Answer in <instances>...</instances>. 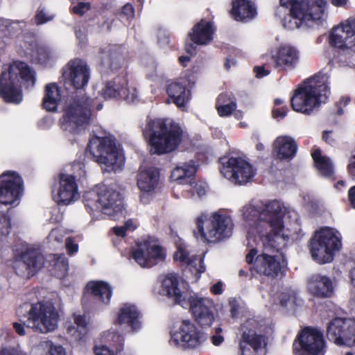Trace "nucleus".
<instances>
[{
	"label": "nucleus",
	"instance_id": "obj_32",
	"mask_svg": "<svg viewBox=\"0 0 355 355\" xmlns=\"http://www.w3.org/2000/svg\"><path fill=\"white\" fill-rule=\"evenodd\" d=\"M272 151L277 159L290 161L297 153V144L292 137L280 135L274 140Z\"/></svg>",
	"mask_w": 355,
	"mask_h": 355
},
{
	"label": "nucleus",
	"instance_id": "obj_30",
	"mask_svg": "<svg viewBox=\"0 0 355 355\" xmlns=\"http://www.w3.org/2000/svg\"><path fill=\"white\" fill-rule=\"evenodd\" d=\"M127 85V79L125 76H117L112 80L107 81L103 84L100 92L105 99L112 98H120L126 102H134L137 98V95L134 89L132 90V96L126 94L128 89L123 87Z\"/></svg>",
	"mask_w": 355,
	"mask_h": 355
},
{
	"label": "nucleus",
	"instance_id": "obj_19",
	"mask_svg": "<svg viewBox=\"0 0 355 355\" xmlns=\"http://www.w3.org/2000/svg\"><path fill=\"white\" fill-rule=\"evenodd\" d=\"M51 193L53 200L58 205H69L80 198L76 180L71 174L61 173Z\"/></svg>",
	"mask_w": 355,
	"mask_h": 355
},
{
	"label": "nucleus",
	"instance_id": "obj_64",
	"mask_svg": "<svg viewBox=\"0 0 355 355\" xmlns=\"http://www.w3.org/2000/svg\"><path fill=\"white\" fill-rule=\"evenodd\" d=\"M223 282L219 281L211 286L210 291L214 295H220L223 292Z\"/></svg>",
	"mask_w": 355,
	"mask_h": 355
},
{
	"label": "nucleus",
	"instance_id": "obj_53",
	"mask_svg": "<svg viewBox=\"0 0 355 355\" xmlns=\"http://www.w3.org/2000/svg\"><path fill=\"white\" fill-rule=\"evenodd\" d=\"M236 103L235 98L228 94H221L218 96L216 106L221 105H231Z\"/></svg>",
	"mask_w": 355,
	"mask_h": 355
},
{
	"label": "nucleus",
	"instance_id": "obj_40",
	"mask_svg": "<svg viewBox=\"0 0 355 355\" xmlns=\"http://www.w3.org/2000/svg\"><path fill=\"white\" fill-rule=\"evenodd\" d=\"M26 26V22L24 21H11L8 26L9 34L6 38H17V45L21 49V51L25 48V43L30 40L28 37H33L31 35H25L24 33Z\"/></svg>",
	"mask_w": 355,
	"mask_h": 355
},
{
	"label": "nucleus",
	"instance_id": "obj_4",
	"mask_svg": "<svg viewBox=\"0 0 355 355\" xmlns=\"http://www.w3.org/2000/svg\"><path fill=\"white\" fill-rule=\"evenodd\" d=\"M35 72L25 62H14L4 67L0 75V96L7 103L18 104L22 101L21 83L32 87Z\"/></svg>",
	"mask_w": 355,
	"mask_h": 355
},
{
	"label": "nucleus",
	"instance_id": "obj_46",
	"mask_svg": "<svg viewBox=\"0 0 355 355\" xmlns=\"http://www.w3.org/2000/svg\"><path fill=\"white\" fill-rule=\"evenodd\" d=\"M66 234L67 231L62 227L53 229L51 230L47 238L48 242L53 247H56L57 244H61L62 243L63 239Z\"/></svg>",
	"mask_w": 355,
	"mask_h": 355
},
{
	"label": "nucleus",
	"instance_id": "obj_16",
	"mask_svg": "<svg viewBox=\"0 0 355 355\" xmlns=\"http://www.w3.org/2000/svg\"><path fill=\"white\" fill-rule=\"evenodd\" d=\"M220 173L224 178L235 184H244L253 179L256 169L242 157H231L221 159Z\"/></svg>",
	"mask_w": 355,
	"mask_h": 355
},
{
	"label": "nucleus",
	"instance_id": "obj_56",
	"mask_svg": "<svg viewBox=\"0 0 355 355\" xmlns=\"http://www.w3.org/2000/svg\"><path fill=\"white\" fill-rule=\"evenodd\" d=\"M221 332L222 329L220 327L216 328L215 334L211 336V340L214 345L218 346L223 342L224 338L220 334Z\"/></svg>",
	"mask_w": 355,
	"mask_h": 355
},
{
	"label": "nucleus",
	"instance_id": "obj_20",
	"mask_svg": "<svg viewBox=\"0 0 355 355\" xmlns=\"http://www.w3.org/2000/svg\"><path fill=\"white\" fill-rule=\"evenodd\" d=\"M187 300L189 310L195 320L202 327H210L215 320L216 308L212 299L190 295Z\"/></svg>",
	"mask_w": 355,
	"mask_h": 355
},
{
	"label": "nucleus",
	"instance_id": "obj_21",
	"mask_svg": "<svg viewBox=\"0 0 355 355\" xmlns=\"http://www.w3.org/2000/svg\"><path fill=\"white\" fill-rule=\"evenodd\" d=\"M196 80V76L193 73H187L168 85L167 94L179 108L184 109L190 101V89Z\"/></svg>",
	"mask_w": 355,
	"mask_h": 355
},
{
	"label": "nucleus",
	"instance_id": "obj_35",
	"mask_svg": "<svg viewBox=\"0 0 355 355\" xmlns=\"http://www.w3.org/2000/svg\"><path fill=\"white\" fill-rule=\"evenodd\" d=\"M87 289L103 305L108 306L110 304L113 294V288L104 281H93L87 284Z\"/></svg>",
	"mask_w": 355,
	"mask_h": 355
},
{
	"label": "nucleus",
	"instance_id": "obj_1",
	"mask_svg": "<svg viewBox=\"0 0 355 355\" xmlns=\"http://www.w3.org/2000/svg\"><path fill=\"white\" fill-rule=\"evenodd\" d=\"M248 227V246L251 248L246 261L261 275L275 277L282 269L279 258L266 253L257 254L254 246L277 251L299 239L300 231L297 212L277 200L248 203L240 209Z\"/></svg>",
	"mask_w": 355,
	"mask_h": 355
},
{
	"label": "nucleus",
	"instance_id": "obj_18",
	"mask_svg": "<svg viewBox=\"0 0 355 355\" xmlns=\"http://www.w3.org/2000/svg\"><path fill=\"white\" fill-rule=\"evenodd\" d=\"M329 340L337 345H355V320L336 318L327 326Z\"/></svg>",
	"mask_w": 355,
	"mask_h": 355
},
{
	"label": "nucleus",
	"instance_id": "obj_49",
	"mask_svg": "<svg viewBox=\"0 0 355 355\" xmlns=\"http://www.w3.org/2000/svg\"><path fill=\"white\" fill-rule=\"evenodd\" d=\"M136 228V225L132 220H127L123 225L116 226L112 228V231L117 236L123 237L125 236L126 232L133 231Z\"/></svg>",
	"mask_w": 355,
	"mask_h": 355
},
{
	"label": "nucleus",
	"instance_id": "obj_61",
	"mask_svg": "<svg viewBox=\"0 0 355 355\" xmlns=\"http://www.w3.org/2000/svg\"><path fill=\"white\" fill-rule=\"evenodd\" d=\"M347 171L349 175L355 180V153L349 159Z\"/></svg>",
	"mask_w": 355,
	"mask_h": 355
},
{
	"label": "nucleus",
	"instance_id": "obj_60",
	"mask_svg": "<svg viewBox=\"0 0 355 355\" xmlns=\"http://www.w3.org/2000/svg\"><path fill=\"white\" fill-rule=\"evenodd\" d=\"M350 102V98L347 96H343L340 98L339 102L338 103V114L341 115L344 114L345 110L343 107L347 106Z\"/></svg>",
	"mask_w": 355,
	"mask_h": 355
},
{
	"label": "nucleus",
	"instance_id": "obj_52",
	"mask_svg": "<svg viewBox=\"0 0 355 355\" xmlns=\"http://www.w3.org/2000/svg\"><path fill=\"white\" fill-rule=\"evenodd\" d=\"M218 114L221 117H226L230 116L236 109V103L231 105H221L216 106Z\"/></svg>",
	"mask_w": 355,
	"mask_h": 355
},
{
	"label": "nucleus",
	"instance_id": "obj_43",
	"mask_svg": "<svg viewBox=\"0 0 355 355\" xmlns=\"http://www.w3.org/2000/svg\"><path fill=\"white\" fill-rule=\"evenodd\" d=\"M51 273L58 278L64 279L69 270V261L64 254H52L49 257Z\"/></svg>",
	"mask_w": 355,
	"mask_h": 355
},
{
	"label": "nucleus",
	"instance_id": "obj_28",
	"mask_svg": "<svg viewBox=\"0 0 355 355\" xmlns=\"http://www.w3.org/2000/svg\"><path fill=\"white\" fill-rule=\"evenodd\" d=\"M177 250L174 253V260L180 262L182 266H184L189 270L198 275L199 278L200 274L206 270V266L203 262L204 256H197L193 254L190 248L185 243L180 241L176 244Z\"/></svg>",
	"mask_w": 355,
	"mask_h": 355
},
{
	"label": "nucleus",
	"instance_id": "obj_58",
	"mask_svg": "<svg viewBox=\"0 0 355 355\" xmlns=\"http://www.w3.org/2000/svg\"><path fill=\"white\" fill-rule=\"evenodd\" d=\"M63 218V214L60 212L58 207H55L51 211V216L50 220L52 223H59Z\"/></svg>",
	"mask_w": 355,
	"mask_h": 355
},
{
	"label": "nucleus",
	"instance_id": "obj_50",
	"mask_svg": "<svg viewBox=\"0 0 355 355\" xmlns=\"http://www.w3.org/2000/svg\"><path fill=\"white\" fill-rule=\"evenodd\" d=\"M11 228L10 218L5 214H0V234L8 235Z\"/></svg>",
	"mask_w": 355,
	"mask_h": 355
},
{
	"label": "nucleus",
	"instance_id": "obj_5",
	"mask_svg": "<svg viewBox=\"0 0 355 355\" xmlns=\"http://www.w3.org/2000/svg\"><path fill=\"white\" fill-rule=\"evenodd\" d=\"M194 234L207 243H218L232 236L234 224L225 211L201 213L194 218Z\"/></svg>",
	"mask_w": 355,
	"mask_h": 355
},
{
	"label": "nucleus",
	"instance_id": "obj_42",
	"mask_svg": "<svg viewBox=\"0 0 355 355\" xmlns=\"http://www.w3.org/2000/svg\"><path fill=\"white\" fill-rule=\"evenodd\" d=\"M96 341L112 345L118 352H122L124 348V337L123 334L115 328H110L103 331Z\"/></svg>",
	"mask_w": 355,
	"mask_h": 355
},
{
	"label": "nucleus",
	"instance_id": "obj_3",
	"mask_svg": "<svg viewBox=\"0 0 355 355\" xmlns=\"http://www.w3.org/2000/svg\"><path fill=\"white\" fill-rule=\"evenodd\" d=\"M329 77L318 73L306 79L294 90L291 99L295 112L310 115L327 102L330 95Z\"/></svg>",
	"mask_w": 355,
	"mask_h": 355
},
{
	"label": "nucleus",
	"instance_id": "obj_41",
	"mask_svg": "<svg viewBox=\"0 0 355 355\" xmlns=\"http://www.w3.org/2000/svg\"><path fill=\"white\" fill-rule=\"evenodd\" d=\"M311 155L318 172L322 176L332 178L334 174V167L329 157L322 155L319 149L314 150Z\"/></svg>",
	"mask_w": 355,
	"mask_h": 355
},
{
	"label": "nucleus",
	"instance_id": "obj_13",
	"mask_svg": "<svg viewBox=\"0 0 355 355\" xmlns=\"http://www.w3.org/2000/svg\"><path fill=\"white\" fill-rule=\"evenodd\" d=\"M131 257L141 268H149L163 261L166 252L157 239L148 236L137 241L132 249Z\"/></svg>",
	"mask_w": 355,
	"mask_h": 355
},
{
	"label": "nucleus",
	"instance_id": "obj_55",
	"mask_svg": "<svg viewBox=\"0 0 355 355\" xmlns=\"http://www.w3.org/2000/svg\"><path fill=\"white\" fill-rule=\"evenodd\" d=\"M90 8V5L88 3L80 2L72 8V12L74 14L80 16L83 15Z\"/></svg>",
	"mask_w": 355,
	"mask_h": 355
},
{
	"label": "nucleus",
	"instance_id": "obj_54",
	"mask_svg": "<svg viewBox=\"0 0 355 355\" xmlns=\"http://www.w3.org/2000/svg\"><path fill=\"white\" fill-rule=\"evenodd\" d=\"M65 247L68 254L70 256L74 255L78 251V245L70 236L66 238Z\"/></svg>",
	"mask_w": 355,
	"mask_h": 355
},
{
	"label": "nucleus",
	"instance_id": "obj_8",
	"mask_svg": "<svg viewBox=\"0 0 355 355\" xmlns=\"http://www.w3.org/2000/svg\"><path fill=\"white\" fill-rule=\"evenodd\" d=\"M149 131L150 153L162 155L175 150L182 135L180 125L169 120L151 119L148 121L144 134Z\"/></svg>",
	"mask_w": 355,
	"mask_h": 355
},
{
	"label": "nucleus",
	"instance_id": "obj_48",
	"mask_svg": "<svg viewBox=\"0 0 355 355\" xmlns=\"http://www.w3.org/2000/svg\"><path fill=\"white\" fill-rule=\"evenodd\" d=\"M135 17V10L130 3L124 5L119 13L120 20L124 23H129Z\"/></svg>",
	"mask_w": 355,
	"mask_h": 355
},
{
	"label": "nucleus",
	"instance_id": "obj_15",
	"mask_svg": "<svg viewBox=\"0 0 355 355\" xmlns=\"http://www.w3.org/2000/svg\"><path fill=\"white\" fill-rule=\"evenodd\" d=\"M325 341L322 333L315 328L306 327L293 343L295 355H324Z\"/></svg>",
	"mask_w": 355,
	"mask_h": 355
},
{
	"label": "nucleus",
	"instance_id": "obj_37",
	"mask_svg": "<svg viewBox=\"0 0 355 355\" xmlns=\"http://www.w3.org/2000/svg\"><path fill=\"white\" fill-rule=\"evenodd\" d=\"M73 319L78 327L73 326L71 322H67L66 323L67 332L74 340H81L85 337L87 332V317L85 315L74 313Z\"/></svg>",
	"mask_w": 355,
	"mask_h": 355
},
{
	"label": "nucleus",
	"instance_id": "obj_62",
	"mask_svg": "<svg viewBox=\"0 0 355 355\" xmlns=\"http://www.w3.org/2000/svg\"><path fill=\"white\" fill-rule=\"evenodd\" d=\"M207 186L204 182H198L196 184L194 191L199 197H202L205 195L207 192Z\"/></svg>",
	"mask_w": 355,
	"mask_h": 355
},
{
	"label": "nucleus",
	"instance_id": "obj_33",
	"mask_svg": "<svg viewBox=\"0 0 355 355\" xmlns=\"http://www.w3.org/2000/svg\"><path fill=\"white\" fill-rule=\"evenodd\" d=\"M28 38L30 40L25 43V48L22 52L41 64H49L53 58V52L46 46H39L33 37H28Z\"/></svg>",
	"mask_w": 355,
	"mask_h": 355
},
{
	"label": "nucleus",
	"instance_id": "obj_26",
	"mask_svg": "<svg viewBox=\"0 0 355 355\" xmlns=\"http://www.w3.org/2000/svg\"><path fill=\"white\" fill-rule=\"evenodd\" d=\"M271 60L279 70L288 71L297 67L300 61V51L297 47L283 44L271 51Z\"/></svg>",
	"mask_w": 355,
	"mask_h": 355
},
{
	"label": "nucleus",
	"instance_id": "obj_12",
	"mask_svg": "<svg viewBox=\"0 0 355 355\" xmlns=\"http://www.w3.org/2000/svg\"><path fill=\"white\" fill-rule=\"evenodd\" d=\"M206 335L190 320H182L171 331V345L184 349H198L206 340Z\"/></svg>",
	"mask_w": 355,
	"mask_h": 355
},
{
	"label": "nucleus",
	"instance_id": "obj_51",
	"mask_svg": "<svg viewBox=\"0 0 355 355\" xmlns=\"http://www.w3.org/2000/svg\"><path fill=\"white\" fill-rule=\"evenodd\" d=\"M53 15L45 9L39 10L35 16V21L37 24H42L52 20Z\"/></svg>",
	"mask_w": 355,
	"mask_h": 355
},
{
	"label": "nucleus",
	"instance_id": "obj_2",
	"mask_svg": "<svg viewBox=\"0 0 355 355\" xmlns=\"http://www.w3.org/2000/svg\"><path fill=\"white\" fill-rule=\"evenodd\" d=\"M90 71L87 63L80 59L69 61L62 69V80L67 88L77 91L65 102L63 115L59 121L61 130L68 135L78 133L92 121L93 101L81 91L88 83Z\"/></svg>",
	"mask_w": 355,
	"mask_h": 355
},
{
	"label": "nucleus",
	"instance_id": "obj_7",
	"mask_svg": "<svg viewBox=\"0 0 355 355\" xmlns=\"http://www.w3.org/2000/svg\"><path fill=\"white\" fill-rule=\"evenodd\" d=\"M85 206L93 218L103 214L114 220L123 215V201L119 192L105 185H97L84 195Z\"/></svg>",
	"mask_w": 355,
	"mask_h": 355
},
{
	"label": "nucleus",
	"instance_id": "obj_45",
	"mask_svg": "<svg viewBox=\"0 0 355 355\" xmlns=\"http://www.w3.org/2000/svg\"><path fill=\"white\" fill-rule=\"evenodd\" d=\"M279 304L283 307L288 309H294L300 306L303 300L294 291H287L282 293L279 296Z\"/></svg>",
	"mask_w": 355,
	"mask_h": 355
},
{
	"label": "nucleus",
	"instance_id": "obj_6",
	"mask_svg": "<svg viewBox=\"0 0 355 355\" xmlns=\"http://www.w3.org/2000/svg\"><path fill=\"white\" fill-rule=\"evenodd\" d=\"M328 42L334 49L329 63L355 67V17L334 26L329 33Z\"/></svg>",
	"mask_w": 355,
	"mask_h": 355
},
{
	"label": "nucleus",
	"instance_id": "obj_11",
	"mask_svg": "<svg viewBox=\"0 0 355 355\" xmlns=\"http://www.w3.org/2000/svg\"><path fill=\"white\" fill-rule=\"evenodd\" d=\"M60 314L53 302L42 300L30 304L26 325L35 332L47 334L57 329Z\"/></svg>",
	"mask_w": 355,
	"mask_h": 355
},
{
	"label": "nucleus",
	"instance_id": "obj_14",
	"mask_svg": "<svg viewBox=\"0 0 355 355\" xmlns=\"http://www.w3.org/2000/svg\"><path fill=\"white\" fill-rule=\"evenodd\" d=\"M24 193V182L17 171L7 170L0 174V204L15 207Z\"/></svg>",
	"mask_w": 355,
	"mask_h": 355
},
{
	"label": "nucleus",
	"instance_id": "obj_29",
	"mask_svg": "<svg viewBox=\"0 0 355 355\" xmlns=\"http://www.w3.org/2000/svg\"><path fill=\"white\" fill-rule=\"evenodd\" d=\"M215 31L216 28L212 21L202 19L193 26L189 35L194 44L186 45V51L193 54L195 51V44H209L214 39Z\"/></svg>",
	"mask_w": 355,
	"mask_h": 355
},
{
	"label": "nucleus",
	"instance_id": "obj_34",
	"mask_svg": "<svg viewBox=\"0 0 355 355\" xmlns=\"http://www.w3.org/2000/svg\"><path fill=\"white\" fill-rule=\"evenodd\" d=\"M230 14L234 20L243 21L253 19L257 10L254 4L249 0H234Z\"/></svg>",
	"mask_w": 355,
	"mask_h": 355
},
{
	"label": "nucleus",
	"instance_id": "obj_59",
	"mask_svg": "<svg viewBox=\"0 0 355 355\" xmlns=\"http://www.w3.org/2000/svg\"><path fill=\"white\" fill-rule=\"evenodd\" d=\"M0 355H26V354L19 349L3 348L1 350Z\"/></svg>",
	"mask_w": 355,
	"mask_h": 355
},
{
	"label": "nucleus",
	"instance_id": "obj_44",
	"mask_svg": "<svg viewBox=\"0 0 355 355\" xmlns=\"http://www.w3.org/2000/svg\"><path fill=\"white\" fill-rule=\"evenodd\" d=\"M60 93L58 87L55 83L46 86L43 106L47 111H55L60 101Z\"/></svg>",
	"mask_w": 355,
	"mask_h": 355
},
{
	"label": "nucleus",
	"instance_id": "obj_17",
	"mask_svg": "<svg viewBox=\"0 0 355 355\" xmlns=\"http://www.w3.org/2000/svg\"><path fill=\"white\" fill-rule=\"evenodd\" d=\"M259 323L254 319L248 320L241 326L243 331L240 343L241 355H265L266 338L261 334Z\"/></svg>",
	"mask_w": 355,
	"mask_h": 355
},
{
	"label": "nucleus",
	"instance_id": "obj_38",
	"mask_svg": "<svg viewBox=\"0 0 355 355\" xmlns=\"http://www.w3.org/2000/svg\"><path fill=\"white\" fill-rule=\"evenodd\" d=\"M305 9L317 16L318 19H327L329 12H328V3L327 0H299V2L296 4Z\"/></svg>",
	"mask_w": 355,
	"mask_h": 355
},
{
	"label": "nucleus",
	"instance_id": "obj_63",
	"mask_svg": "<svg viewBox=\"0 0 355 355\" xmlns=\"http://www.w3.org/2000/svg\"><path fill=\"white\" fill-rule=\"evenodd\" d=\"M75 33L77 40L79 41L80 44H85L86 41V34L84 31L81 29L80 27L77 26L75 28Z\"/></svg>",
	"mask_w": 355,
	"mask_h": 355
},
{
	"label": "nucleus",
	"instance_id": "obj_23",
	"mask_svg": "<svg viewBox=\"0 0 355 355\" xmlns=\"http://www.w3.org/2000/svg\"><path fill=\"white\" fill-rule=\"evenodd\" d=\"M159 171L155 167L141 166L137 177V187L140 191V200L148 204L157 190L159 183Z\"/></svg>",
	"mask_w": 355,
	"mask_h": 355
},
{
	"label": "nucleus",
	"instance_id": "obj_36",
	"mask_svg": "<svg viewBox=\"0 0 355 355\" xmlns=\"http://www.w3.org/2000/svg\"><path fill=\"white\" fill-rule=\"evenodd\" d=\"M196 170L197 166L192 160L181 163L172 170L171 179L178 184H191Z\"/></svg>",
	"mask_w": 355,
	"mask_h": 355
},
{
	"label": "nucleus",
	"instance_id": "obj_22",
	"mask_svg": "<svg viewBox=\"0 0 355 355\" xmlns=\"http://www.w3.org/2000/svg\"><path fill=\"white\" fill-rule=\"evenodd\" d=\"M44 263V257L39 250L28 248L15 259L13 268L18 275L29 277L40 270Z\"/></svg>",
	"mask_w": 355,
	"mask_h": 355
},
{
	"label": "nucleus",
	"instance_id": "obj_24",
	"mask_svg": "<svg viewBox=\"0 0 355 355\" xmlns=\"http://www.w3.org/2000/svg\"><path fill=\"white\" fill-rule=\"evenodd\" d=\"M158 282V293L182 306L191 295L181 288L178 277L175 273L161 275Z\"/></svg>",
	"mask_w": 355,
	"mask_h": 355
},
{
	"label": "nucleus",
	"instance_id": "obj_25",
	"mask_svg": "<svg viewBox=\"0 0 355 355\" xmlns=\"http://www.w3.org/2000/svg\"><path fill=\"white\" fill-rule=\"evenodd\" d=\"M326 21L324 19H318L313 13L295 5L282 19V25L287 29L293 30L303 26L310 27L313 24L322 25Z\"/></svg>",
	"mask_w": 355,
	"mask_h": 355
},
{
	"label": "nucleus",
	"instance_id": "obj_27",
	"mask_svg": "<svg viewBox=\"0 0 355 355\" xmlns=\"http://www.w3.org/2000/svg\"><path fill=\"white\" fill-rule=\"evenodd\" d=\"M114 324L119 326L125 325L132 332L137 333L143 327L142 313L134 304H122L116 312Z\"/></svg>",
	"mask_w": 355,
	"mask_h": 355
},
{
	"label": "nucleus",
	"instance_id": "obj_47",
	"mask_svg": "<svg viewBox=\"0 0 355 355\" xmlns=\"http://www.w3.org/2000/svg\"><path fill=\"white\" fill-rule=\"evenodd\" d=\"M93 352L94 355H117L121 353L116 349H113L108 347L106 344L95 341V344L93 347Z\"/></svg>",
	"mask_w": 355,
	"mask_h": 355
},
{
	"label": "nucleus",
	"instance_id": "obj_9",
	"mask_svg": "<svg viewBox=\"0 0 355 355\" xmlns=\"http://www.w3.org/2000/svg\"><path fill=\"white\" fill-rule=\"evenodd\" d=\"M87 151L103 170L107 171H119L125 164L122 150L112 136L92 137L87 144Z\"/></svg>",
	"mask_w": 355,
	"mask_h": 355
},
{
	"label": "nucleus",
	"instance_id": "obj_39",
	"mask_svg": "<svg viewBox=\"0 0 355 355\" xmlns=\"http://www.w3.org/2000/svg\"><path fill=\"white\" fill-rule=\"evenodd\" d=\"M65 353L61 345L55 344L48 339L40 341L31 351V355H65Z\"/></svg>",
	"mask_w": 355,
	"mask_h": 355
},
{
	"label": "nucleus",
	"instance_id": "obj_57",
	"mask_svg": "<svg viewBox=\"0 0 355 355\" xmlns=\"http://www.w3.org/2000/svg\"><path fill=\"white\" fill-rule=\"evenodd\" d=\"M10 24V20L3 18H0V38H5L9 34L8 26Z\"/></svg>",
	"mask_w": 355,
	"mask_h": 355
},
{
	"label": "nucleus",
	"instance_id": "obj_31",
	"mask_svg": "<svg viewBox=\"0 0 355 355\" xmlns=\"http://www.w3.org/2000/svg\"><path fill=\"white\" fill-rule=\"evenodd\" d=\"M307 290L313 296L318 298H327L333 295L334 285L330 277L315 274L309 279Z\"/></svg>",
	"mask_w": 355,
	"mask_h": 355
},
{
	"label": "nucleus",
	"instance_id": "obj_10",
	"mask_svg": "<svg viewBox=\"0 0 355 355\" xmlns=\"http://www.w3.org/2000/svg\"><path fill=\"white\" fill-rule=\"evenodd\" d=\"M343 236L339 230L331 227H322L316 230L310 241V252L319 263L334 260L336 252L342 248Z\"/></svg>",
	"mask_w": 355,
	"mask_h": 355
}]
</instances>
